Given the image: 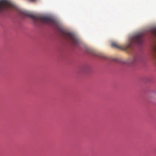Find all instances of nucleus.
I'll use <instances>...</instances> for the list:
<instances>
[{"label":"nucleus","mask_w":156,"mask_h":156,"mask_svg":"<svg viewBox=\"0 0 156 156\" xmlns=\"http://www.w3.org/2000/svg\"><path fill=\"white\" fill-rule=\"evenodd\" d=\"M16 9V6L9 1L7 0L0 1V12L6 9Z\"/></svg>","instance_id":"7ed1b4c3"},{"label":"nucleus","mask_w":156,"mask_h":156,"mask_svg":"<svg viewBox=\"0 0 156 156\" xmlns=\"http://www.w3.org/2000/svg\"><path fill=\"white\" fill-rule=\"evenodd\" d=\"M130 42L129 44L124 48L125 49H127L129 48L132 43H135L139 45H141L143 42V34L139 33L135 35L130 39Z\"/></svg>","instance_id":"f03ea898"},{"label":"nucleus","mask_w":156,"mask_h":156,"mask_svg":"<svg viewBox=\"0 0 156 156\" xmlns=\"http://www.w3.org/2000/svg\"><path fill=\"white\" fill-rule=\"evenodd\" d=\"M78 43H79V42H78Z\"/></svg>","instance_id":"1a4fd4ad"},{"label":"nucleus","mask_w":156,"mask_h":156,"mask_svg":"<svg viewBox=\"0 0 156 156\" xmlns=\"http://www.w3.org/2000/svg\"><path fill=\"white\" fill-rule=\"evenodd\" d=\"M150 31L151 34L156 37V27L151 29Z\"/></svg>","instance_id":"6e6552de"},{"label":"nucleus","mask_w":156,"mask_h":156,"mask_svg":"<svg viewBox=\"0 0 156 156\" xmlns=\"http://www.w3.org/2000/svg\"><path fill=\"white\" fill-rule=\"evenodd\" d=\"M112 46L113 47H114L119 49H122V48L121 46L119 45L116 43L113 42L111 44Z\"/></svg>","instance_id":"0eeeda50"},{"label":"nucleus","mask_w":156,"mask_h":156,"mask_svg":"<svg viewBox=\"0 0 156 156\" xmlns=\"http://www.w3.org/2000/svg\"><path fill=\"white\" fill-rule=\"evenodd\" d=\"M20 13L21 15H24L31 18L36 25H38L40 23H41L51 26H55L62 37L68 40L74 46H76L77 44V41L73 33L66 32L62 27L58 25L56 22L51 18L33 14L23 11H20Z\"/></svg>","instance_id":"f257e3e1"},{"label":"nucleus","mask_w":156,"mask_h":156,"mask_svg":"<svg viewBox=\"0 0 156 156\" xmlns=\"http://www.w3.org/2000/svg\"><path fill=\"white\" fill-rule=\"evenodd\" d=\"M152 53L154 59V63L156 65V40H154L151 46Z\"/></svg>","instance_id":"423d86ee"},{"label":"nucleus","mask_w":156,"mask_h":156,"mask_svg":"<svg viewBox=\"0 0 156 156\" xmlns=\"http://www.w3.org/2000/svg\"><path fill=\"white\" fill-rule=\"evenodd\" d=\"M87 53H89L97 57H98L103 59H106L107 57L102 53H99L97 51L89 49L87 50Z\"/></svg>","instance_id":"39448f33"},{"label":"nucleus","mask_w":156,"mask_h":156,"mask_svg":"<svg viewBox=\"0 0 156 156\" xmlns=\"http://www.w3.org/2000/svg\"><path fill=\"white\" fill-rule=\"evenodd\" d=\"M141 60V56L140 55L137 54L134 56L132 59H128L126 61L123 62L127 64H134L140 61Z\"/></svg>","instance_id":"20e7f679"}]
</instances>
